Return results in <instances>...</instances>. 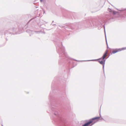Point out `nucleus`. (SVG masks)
Returning <instances> with one entry per match:
<instances>
[{
  "instance_id": "f03ea898",
  "label": "nucleus",
  "mask_w": 126,
  "mask_h": 126,
  "mask_svg": "<svg viewBox=\"0 0 126 126\" xmlns=\"http://www.w3.org/2000/svg\"><path fill=\"white\" fill-rule=\"evenodd\" d=\"M125 49H126V47L123 48L121 49H116L115 50L113 51L112 52V53L114 54L122 50Z\"/></svg>"
},
{
  "instance_id": "f257e3e1",
  "label": "nucleus",
  "mask_w": 126,
  "mask_h": 126,
  "mask_svg": "<svg viewBox=\"0 0 126 126\" xmlns=\"http://www.w3.org/2000/svg\"><path fill=\"white\" fill-rule=\"evenodd\" d=\"M100 118L98 117H96L93 118L90 120L89 121L85 123L82 126H91L97 120H96L99 119Z\"/></svg>"
},
{
  "instance_id": "7ed1b4c3",
  "label": "nucleus",
  "mask_w": 126,
  "mask_h": 126,
  "mask_svg": "<svg viewBox=\"0 0 126 126\" xmlns=\"http://www.w3.org/2000/svg\"><path fill=\"white\" fill-rule=\"evenodd\" d=\"M108 52V51L107 50L106 51L104 55L102 57V59L103 60H104L105 57L107 56Z\"/></svg>"
},
{
  "instance_id": "20e7f679",
  "label": "nucleus",
  "mask_w": 126,
  "mask_h": 126,
  "mask_svg": "<svg viewBox=\"0 0 126 126\" xmlns=\"http://www.w3.org/2000/svg\"><path fill=\"white\" fill-rule=\"evenodd\" d=\"M105 60H103V61H100V60H99V62L100 63L104 65L105 64Z\"/></svg>"
}]
</instances>
